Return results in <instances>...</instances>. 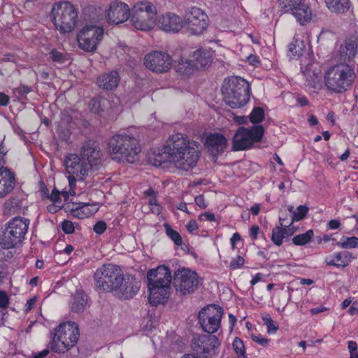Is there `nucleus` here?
I'll use <instances>...</instances> for the list:
<instances>
[{
  "label": "nucleus",
  "mask_w": 358,
  "mask_h": 358,
  "mask_svg": "<svg viewBox=\"0 0 358 358\" xmlns=\"http://www.w3.org/2000/svg\"><path fill=\"white\" fill-rule=\"evenodd\" d=\"M190 142L182 134H176L169 137L167 145L160 156L159 162H173L176 166L183 171L194 168L199 158L197 148L190 145Z\"/></svg>",
  "instance_id": "1"
},
{
  "label": "nucleus",
  "mask_w": 358,
  "mask_h": 358,
  "mask_svg": "<svg viewBox=\"0 0 358 358\" xmlns=\"http://www.w3.org/2000/svg\"><path fill=\"white\" fill-rule=\"evenodd\" d=\"M171 280V272L166 266H159L148 272V300L152 306L166 303L170 295Z\"/></svg>",
  "instance_id": "2"
},
{
  "label": "nucleus",
  "mask_w": 358,
  "mask_h": 358,
  "mask_svg": "<svg viewBox=\"0 0 358 358\" xmlns=\"http://www.w3.org/2000/svg\"><path fill=\"white\" fill-rule=\"evenodd\" d=\"M356 77L353 65L338 63L331 66L326 71L324 83L330 91L342 94L352 87Z\"/></svg>",
  "instance_id": "3"
},
{
  "label": "nucleus",
  "mask_w": 358,
  "mask_h": 358,
  "mask_svg": "<svg viewBox=\"0 0 358 358\" xmlns=\"http://www.w3.org/2000/svg\"><path fill=\"white\" fill-rule=\"evenodd\" d=\"M250 85L243 78L233 76L225 79L222 86L224 101L231 108L244 106L249 101Z\"/></svg>",
  "instance_id": "4"
},
{
  "label": "nucleus",
  "mask_w": 358,
  "mask_h": 358,
  "mask_svg": "<svg viewBox=\"0 0 358 358\" xmlns=\"http://www.w3.org/2000/svg\"><path fill=\"white\" fill-rule=\"evenodd\" d=\"M112 158L118 162L134 163L141 151L138 140L127 134H119L110 138L108 143Z\"/></svg>",
  "instance_id": "5"
},
{
  "label": "nucleus",
  "mask_w": 358,
  "mask_h": 358,
  "mask_svg": "<svg viewBox=\"0 0 358 358\" xmlns=\"http://www.w3.org/2000/svg\"><path fill=\"white\" fill-rule=\"evenodd\" d=\"M29 225V220L15 217L0 231V245L3 250L13 249L24 239Z\"/></svg>",
  "instance_id": "6"
},
{
  "label": "nucleus",
  "mask_w": 358,
  "mask_h": 358,
  "mask_svg": "<svg viewBox=\"0 0 358 358\" xmlns=\"http://www.w3.org/2000/svg\"><path fill=\"white\" fill-rule=\"evenodd\" d=\"M79 335L78 326L75 322L60 324L55 329L50 348L55 352L64 353L77 343Z\"/></svg>",
  "instance_id": "7"
},
{
  "label": "nucleus",
  "mask_w": 358,
  "mask_h": 358,
  "mask_svg": "<svg viewBox=\"0 0 358 358\" xmlns=\"http://www.w3.org/2000/svg\"><path fill=\"white\" fill-rule=\"evenodd\" d=\"M52 22L60 33H70L76 24L78 13L74 6L68 1L59 2L51 10Z\"/></svg>",
  "instance_id": "8"
},
{
  "label": "nucleus",
  "mask_w": 358,
  "mask_h": 358,
  "mask_svg": "<svg viewBox=\"0 0 358 358\" xmlns=\"http://www.w3.org/2000/svg\"><path fill=\"white\" fill-rule=\"evenodd\" d=\"M156 7L149 1H138L133 6L130 19L133 27L141 31H148L155 24Z\"/></svg>",
  "instance_id": "9"
},
{
  "label": "nucleus",
  "mask_w": 358,
  "mask_h": 358,
  "mask_svg": "<svg viewBox=\"0 0 358 358\" xmlns=\"http://www.w3.org/2000/svg\"><path fill=\"white\" fill-rule=\"evenodd\" d=\"M220 343L215 335H195L192 338L191 348L194 355H185L189 358H213Z\"/></svg>",
  "instance_id": "10"
},
{
  "label": "nucleus",
  "mask_w": 358,
  "mask_h": 358,
  "mask_svg": "<svg viewBox=\"0 0 358 358\" xmlns=\"http://www.w3.org/2000/svg\"><path fill=\"white\" fill-rule=\"evenodd\" d=\"M264 134L262 125H255L251 128L239 127L233 138V150H244L251 148L255 143L260 142Z\"/></svg>",
  "instance_id": "11"
},
{
  "label": "nucleus",
  "mask_w": 358,
  "mask_h": 358,
  "mask_svg": "<svg viewBox=\"0 0 358 358\" xmlns=\"http://www.w3.org/2000/svg\"><path fill=\"white\" fill-rule=\"evenodd\" d=\"M123 273L120 268L113 264H104L94 273L96 286L102 292H113L118 285Z\"/></svg>",
  "instance_id": "12"
},
{
  "label": "nucleus",
  "mask_w": 358,
  "mask_h": 358,
  "mask_svg": "<svg viewBox=\"0 0 358 358\" xmlns=\"http://www.w3.org/2000/svg\"><path fill=\"white\" fill-rule=\"evenodd\" d=\"M201 281L197 273L188 268H178L173 274V286L183 295L194 292Z\"/></svg>",
  "instance_id": "13"
},
{
  "label": "nucleus",
  "mask_w": 358,
  "mask_h": 358,
  "mask_svg": "<svg viewBox=\"0 0 358 358\" xmlns=\"http://www.w3.org/2000/svg\"><path fill=\"white\" fill-rule=\"evenodd\" d=\"M223 314V308L216 304H210L203 308L198 315L199 322L202 329L209 335L217 331L221 326Z\"/></svg>",
  "instance_id": "14"
},
{
  "label": "nucleus",
  "mask_w": 358,
  "mask_h": 358,
  "mask_svg": "<svg viewBox=\"0 0 358 358\" xmlns=\"http://www.w3.org/2000/svg\"><path fill=\"white\" fill-rule=\"evenodd\" d=\"M103 29L94 25H85L78 33L79 47L85 52H94L102 41Z\"/></svg>",
  "instance_id": "15"
},
{
  "label": "nucleus",
  "mask_w": 358,
  "mask_h": 358,
  "mask_svg": "<svg viewBox=\"0 0 358 358\" xmlns=\"http://www.w3.org/2000/svg\"><path fill=\"white\" fill-rule=\"evenodd\" d=\"M279 7L285 13H291L301 25H305L312 19L311 8L301 0H278Z\"/></svg>",
  "instance_id": "16"
},
{
  "label": "nucleus",
  "mask_w": 358,
  "mask_h": 358,
  "mask_svg": "<svg viewBox=\"0 0 358 358\" xmlns=\"http://www.w3.org/2000/svg\"><path fill=\"white\" fill-rule=\"evenodd\" d=\"M173 64L171 57L165 52L152 51L145 56L144 64L150 71L162 73L171 69Z\"/></svg>",
  "instance_id": "17"
},
{
  "label": "nucleus",
  "mask_w": 358,
  "mask_h": 358,
  "mask_svg": "<svg viewBox=\"0 0 358 358\" xmlns=\"http://www.w3.org/2000/svg\"><path fill=\"white\" fill-rule=\"evenodd\" d=\"M192 34H200L208 26V16L199 8L192 7L184 16V20Z\"/></svg>",
  "instance_id": "18"
},
{
  "label": "nucleus",
  "mask_w": 358,
  "mask_h": 358,
  "mask_svg": "<svg viewBox=\"0 0 358 358\" xmlns=\"http://www.w3.org/2000/svg\"><path fill=\"white\" fill-rule=\"evenodd\" d=\"M64 165L69 175L77 177L78 180H83L92 171V165H89L76 154H70L66 157Z\"/></svg>",
  "instance_id": "19"
},
{
  "label": "nucleus",
  "mask_w": 358,
  "mask_h": 358,
  "mask_svg": "<svg viewBox=\"0 0 358 358\" xmlns=\"http://www.w3.org/2000/svg\"><path fill=\"white\" fill-rule=\"evenodd\" d=\"M140 282L132 275H122L113 292L119 298L127 300L132 299L138 292Z\"/></svg>",
  "instance_id": "20"
},
{
  "label": "nucleus",
  "mask_w": 358,
  "mask_h": 358,
  "mask_svg": "<svg viewBox=\"0 0 358 358\" xmlns=\"http://www.w3.org/2000/svg\"><path fill=\"white\" fill-rule=\"evenodd\" d=\"M358 54V36L352 34L347 36L338 50V58L339 63L350 64L353 62Z\"/></svg>",
  "instance_id": "21"
},
{
  "label": "nucleus",
  "mask_w": 358,
  "mask_h": 358,
  "mask_svg": "<svg viewBox=\"0 0 358 358\" xmlns=\"http://www.w3.org/2000/svg\"><path fill=\"white\" fill-rule=\"evenodd\" d=\"M106 13L107 22L114 24L124 22L129 19L131 13L127 4L117 1L111 2Z\"/></svg>",
  "instance_id": "22"
},
{
  "label": "nucleus",
  "mask_w": 358,
  "mask_h": 358,
  "mask_svg": "<svg viewBox=\"0 0 358 358\" xmlns=\"http://www.w3.org/2000/svg\"><path fill=\"white\" fill-rule=\"evenodd\" d=\"M80 157L89 165H92V171L99 169L101 164V151L94 141L89 140L84 143L80 150Z\"/></svg>",
  "instance_id": "23"
},
{
  "label": "nucleus",
  "mask_w": 358,
  "mask_h": 358,
  "mask_svg": "<svg viewBox=\"0 0 358 358\" xmlns=\"http://www.w3.org/2000/svg\"><path fill=\"white\" fill-rule=\"evenodd\" d=\"M184 21L174 13L168 12L160 16L157 25L160 29L171 33H178L183 27Z\"/></svg>",
  "instance_id": "24"
},
{
  "label": "nucleus",
  "mask_w": 358,
  "mask_h": 358,
  "mask_svg": "<svg viewBox=\"0 0 358 358\" xmlns=\"http://www.w3.org/2000/svg\"><path fill=\"white\" fill-rule=\"evenodd\" d=\"M205 145L210 155L217 158L226 149L227 140L222 134H210L206 138Z\"/></svg>",
  "instance_id": "25"
},
{
  "label": "nucleus",
  "mask_w": 358,
  "mask_h": 358,
  "mask_svg": "<svg viewBox=\"0 0 358 358\" xmlns=\"http://www.w3.org/2000/svg\"><path fill=\"white\" fill-rule=\"evenodd\" d=\"M15 178L14 173L7 168H0V198H3L14 189Z\"/></svg>",
  "instance_id": "26"
},
{
  "label": "nucleus",
  "mask_w": 358,
  "mask_h": 358,
  "mask_svg": "<svg viewBox=\"0 0 358 358\" xmlns=\"http://www.w3.org/2000/svg\"><path fill=\"white\" fill-rule=\"evenodd\" d=\"M120 77L117 71H111L100 75L97 78L96 83L99 87L105 90H113L120 83Z\"/></svg>",
  "instance_id": "27"
},
{
  "label": "nucleus",
  "mask_w": 358,
  "mask_h": 358,
  "mask_svg": "<svg viewBox=\"0 0 358 358\" xmlns=\"http://www.w3.org/2000/svg\"><path fill=\"white\" fill-rule=\"evenodd\" d=\"M192 62H194L196 70H202L209 66L212 62L210 52L205 49H199L193 52L191 55Z\"/></svg>",
  "instance_id": "28"
},
{
  "label": "nucleus",
  "mask_w": 358,
  "mask_h": 358,
  "mask_svg": "<svg viewBox=\"0 0 358 358\" xmlns=\"http://www.w3.org/2000/svg\"><path fill=\"white\" fill-rule=\"evenodd\" d=\"M108 100L101 96H95L92 99L89 103L90 110L100 116L104 113V111L108 108Z\"/></svg>",
  "instance_id": "29"
},
{
  "label": "nucleus",
  "mask_w": 358,
  "mask_h": 358,
  "mask_svg": "<svg viewBox=\"0 0 358 358\" xmlns=\"http://www.w3.org/2000/svg\"><path fill=\"white\" fill-rule=\"evenodd\" d=\"M327 8L332 12L344 13L350 8V0H325Z\"/></svg>",
  "instance_id": "30"
},
{
  "label": "nucleus",
  "mask_w": 358,
  "mask_h": 358,
  "mask_svg": "<svg viewBox=\"0 0 358 358\" xmlns=\"http://www.w3.org/2000/svg\"><path fill=\"white\" fill-rule=\"evenodd\" d=\"M87 303V296L83 291L77 290L73 296L71 310L75 313L83 312Z\"/></svg>",
  "instance_id": "31"
},
{
  "label": "nucleus",
  "mask_w": 358,
  "mask_h": 358,
  "mask_svg": "<svg viewBox=\"0 0 358 358\" xmlns=\"http://www.w3.org/2000/svg\"><path fill=\"white\" fill-rule=\"evenodd\" d=\"M196 70L194 62L190 59L182 60L179 62L176 66V71L181 76H189L192 74Z\"/></svg>",
  "instance_id": "32"
},
{
  "label": "nucleus",
  "mask_w": 358,
  "mask_h": 358,
  "mask_svg": "<svg viewBox=\"0 0 358 358\" xmlns=\"http://www.w3.org/2000/svg\"><path fill=\"white\" fill-rule=\"evenodd\" d=\"M313 236V231L312 229H309L304 234L295 236L292 238V243L295 245H304L310 241Z\"/></svg>",
  "instance_id": "33"
},
{
  "label": "nucleus",
  "mask_w": 358,
  "mask_h": 358,
  "mask_svg": "<svg viewBox=\"0 0 358 358\" xmlns=\"http://www.w3.org/2000/svg\"><path fill=\"white\" fill-rule=\"evenodd\" d=\"M264 117V110L261 107H255L248 116L250 122L254 124L262 122Z\"/></svg>",
  "instance_id": "34"
},
{
  "label": "nucleus",
  "mask_w": 358,
  "mask_h": 358,
  "mask_svg": "<svg viewBox=\"0 0 358 358\" xmlns=\"http://www.w3.org/2000/svg\"><path fill=\"white\" fill-rule=\"evenodd\" d=\"M284 238H286V236L282 227H275L273 229L271 241L275 245H281Z\"/></svg>",
  "instance_id": "35"
},
{
  "label": "nucleus",
  "mask_w": 358,
  "mask_h": 358,
  "mask_svg": "<svg viewBox=\"0 0 358 358\" xmlns=\"http://www.w3.org/2000/svg\"><path fill=\"white\" fill-rule=\"evenodd\" d=\"M336 245L343 249L355 248L358 247V238L356 236L343 237Z\"/></svg>",
  "instance_id": "36"
},
{
  "label": "nucleus",
  "mask_w": 358,
  "mask_h": 358,
  "mask_svg": "<svg viewBox=\"0 0 358 358\" xmlns=\"http://www.w3.org/2000/svg\"><path fill=\"white\" fill-rule=\"evenodd\" d=\"M351 254L348 251L337 252L334 255L338 266L345 267L348 265L351 260Z\"/></svg>",
  "instance_id": "37"
},
{
  "label": "nucleus",
  "mask_w": 358,
  "mask_h": 358,
  "mask_svg": "<svg viewBox=\"0 0 358 358\" xmlns=\"http://www.w3.org/2000/svg\"><path fill=\"white\" fill-rule=\"evenodd\" d=\"M308 211V208L306 206L301 205L297 207L296 211L293 212L290 215L291 224H293L295 221H299L305 217Z\"/></svg>",
  "instance_id": "38"
},
{
  "label": "nucleus",
  "mask_w": 358,
  "mask_h": 358,
  "mask_svg": "<svg viewBox=\"0 0 358 358\" xmlns=\"http://www.w3.org/2000/svg\"><path fill=\"white\" fill-rule=\"evenodd\" d=\"M164 227L166 229V235L174 242V243L178 246L181 245L182 243V239L180 234L177 231L173 230L167 224L164 225Z\"/></svg>",
  "instance_id": "39"
},
{
  "label": "nucleus",
  "mask_w": 358,
  "mask_h": 358,
  "mask_svg": "<svg viewBox=\"0 0 358 358\" xmlns=\"http://www.w3.org/2000/svg\"><path fill=\"white\" fill-rule=\"evenodd\" d=\"M88 210H89L84 212V213L83 212L79 213L78 210L76 211L75 212L76 217H77L78 219H84L85 217H88L90 215L96 213L99 210V208L97 207L96 204L93 203V204H90V206L88 207Z\"/></svg>",
  "instance_id": "40"
},
{
  "label": "nucleus",
  "mask_w": 358,
  "mask_h": 358,
  "mask_svg": "<svg viewBox=\"0 0 358 358\" xmlns=\"http://www.w3.org/2000/svg\"><path fill=\"white\" fill-rule=\"evenodd\" d=\"M17 200L11 199L7 201L4 204L3 212L5 214H12L16 213L17 208Z\"/></svg>",
  "instance_id": "41"
},
{
  "label": "nucleus",
  "mask_w": 358,
  "mask_h": 358,
  "mask_svg": "<svg viewBox=\"0 0 358 358\" xmlns=\"http://www.w3.org/2000/svg\"><path fill=\"white\" fill-rule=\"evenodd\" d=\"M262 320L264 321V324L267 327L268 333L271 331L275 332L278 329V327L274 324V322L269 314L266 313L263 315Z\"/></svg>",
  "instance_id": "42"
},
{
  "label": "nucleus",
  "mask_w": 358,
  "mask_h": 358,
  "mask_svg": "<svg viewBox=\"0 0 358 358\" xmlns=\"http://www.w3.org/2000/svg\"><path fill=\"white\" fill-rule=\"evenodd\" d=\"M233 348L238 355L245 354V347L242 340L236 337L233 342Z\"/></svg>",
  "instance_id": "43"
},
{
  "label": "nucleus",
  "mask_w": 358,
  "mask_h": 358,
  "mask_svg": "<svg viewBox=\"0 0 358 358\" xmlns=\"http://www.w3.org/2000/svg\"><path fill=\"white\" fill-rule=\"evenodd\" d=\"M62 231L66 234H73L75 231L73 223L71 221L64 220L61 224Z\"/></svg>",
  "instance_id": "44"
},
{
  "label": "nucleus",
  "mask_w": 358,
  "mask_h": 358,
  "mask_svg": "<svg viewBox=\"0 0 358 358\" xmlns=\"http://www.w3.org/2000/svg\"><path fill=\"white\" fill-rule=\"evenodd\" d=\"M50 55L52 60L55 62L62 64L65 62V57L64 55L55 49H53L50 51Z\"/></svg>",
  "instance_id": "45"
},
{
  "label": "nucleus",
  "mask_w": 358,
  "mask_h": 358,
  "mask_svg": "<svg viewBox=\"0 0 358 358\" xmlns=\"http://www.w3.org/2000/svg\"><path fill=\"white\" fill-rule=\"evenodd\" d=\"M245 260L243 257L238 256L236 258L231 260L229 264V268L231 270H235L243 266Z\"/></svg>",
  "instance_id": "46"
},
{
  "label": "nucleus",
  "mask_w": 358,
  "mask_h": 358,
  "mask_svg": "<svg viewBox=\"0 0 358 358\" xmlns=\"http://www.w3.org/2000/svg\"><path fill=\"white\" fill-rule=\"evenodd\" d=\"M107 228L106 223L104 221H98L93 227V230L97 234H103Z\"/></svg>",
  "instance_id": "47"
},
{
  "label": "nucleus",
  "mask_w": 358,
  "mask_h": 358,
  "mask_svg": "<svg viewBox=\"0 0 358 358\" xmlns=\"http://www.w3.org/2000/svg\"><path fill=\"white\" fill-rule=\"evenodd\" d=\"M48 198L50 199V200L52 201L53 203H62V199L60 198V192L56 188H54L52 189L51 194L48 195Z\"/></svg>",
  "instance_id": "48"
},
{
  "label": "nucleus",
  "mask_w": 358,
  "mask_h": 358,
  "mask_svg": "<svg viewBox=\"0 0 358 358\" xmlns=\"http://www.w3.org/2000/svg\"><path fill=\"white\" fill-rule=\"evenodd\" d=\"M14 92L15 93H17L18 96H24L31 92V87L27 85H21L18 87L15 88Z\"/></svg>",
  "instance_id": "49"
},
{
  "label": "nucleus",
  "mask_w": 358,
  "mask_h": 358,
  "mask_svg": "<svg viewBox=\"0 0 358 358\" xmlns=\"http://www.w3.org/2000/svg\"><path fill=\"white\" fill-rule=\"evenodd\" d=\"M9 303V297L7 293L0 290V308H5Z\"/></svg>",
  "instance_id": "50"
},
{
  "label": "nucleus",
  "mask_w": 358,
  "mask_h": 358,
  "mask_svg": "<svg viewBox=\"0 0 358 358\" xmlns=\"http://www.w3.org/2000/svg\"><path fill=\"white\" fill-rule=\"evenodd\" d=\"M90 206V203H78V206L75 208V209H73L72 210V215L73 216L76 217V213L75 212L78 210L79 213H82V212H86L88 210V207Z\"/></svg>",
  "instance_id": "51"
},
{
  "label": "nucleus",
  "mask_w": 358,
  "mask_h": 358,
  "mask_svg": "<svg viewBox=\"0 0 358 358\" xmlns=\"http://www.w3.org/2000/svg\"><path fill=\"white\" fill-rule=\"evenodd\" d=\"M195 203L201 209L207 208V204L205 202V199L203 194L198 195L194 199Z\"/></svg>",
  "instance_id": "52"
},
{
  "label": "nucleus",
  "mask_w": 358,
  "mask_h": 358,
  "mask_svg": "<svg viewBox=\"0 0 358 358\" xmlns=\"http://www.w3.org/2000/svg\"><path fill=\"white\" fill-rule=\"evenodd\" d=\"M252 339L254 342L260 344L262 346H266L269 342V340L265 338H262L260 335L252 336Z\"/></svg>",
  "instance_id": "53"
},
{
  "label": "nucleus",
  "mask_w": 358,
  "mask_h": 358,
  "mask_svg": "<svg viewBox=\"0 0 358 358\" xmlns=\"http://www.w3.org/2000/svg\"><path fill=\"white\" fill-rule=\"evenodd\" d=\"M247 61L251 64L255 66H257L260 64V60L258 56L256 55H250L248 57H247Z\"/></svg>",
  "instance_id": "54"
},
{
  "label": "nucleus",
  "mask_w": 358,
  "mask_h": 358,
  "mask_svg": "<svg viewBox=\"0 0 358 358\" xmlns=\"http://www.w3.org/2000/svg\"><path fill=\"white\" fill-rule=\"evenodd\" d=\"M292 224H291V222L289 224L285 225L283 227L284 230L285 231V236L286 238H288L294 234V233L296 231L295 227L292 226Z\"/></svg>",
  "instance_id": "55"
},
{
  "label": "nucleus",
  "mask_w": 358,
  "mask_h": 358,
  "mask_svg": "<svg viewBox=\"0 0 358 358\" xmlns=\"http://www.w3.org/2000/svg\"><path fill=\"white\" fill-rule=\"evenodd\" d=\"M7 150L4 147L3 142L0 143V166H3L5 164L4 156L7 153Z\"/></svg>",
  "instance_id": "56"
},
{
  "label": "nucleus",
  "mask_w": 358,
  "mask_h": 358,
  "mask_svg": "<svg viewBox=\"0 0 358 358\" xmlns=\"http://www.w3.org/2000/svg\"><path fill=\"white\" fill-rule=\"evenodd\" d=\"M198 224L195 220H191L186 225V228L189 232H192L198 229Z\"/></svg>",
  "instance_id": "57"
},
{
  "label": "nucleus",
  "mask_w": 358,
  "mask_h": 358,
  "mask_svg": "<svg viewBox=\"0 0 358 358\" xmlns=\"http://www.w3.org/2000/svg\"><path fill=\"white\" fill-rule=\"evenodd\" d=\"M10 97L3 92H0V106H6L8 104Z\"/></svg>",
  "instance_id": "58"
},
{
  "label": "nucleus",
  "mask_w": 358,
  "mask_h": 358,
  "mask_svg": "<svg viewBox=\"0 0 358 358\" xmlns=\"http://www.w3.org/2000/svg\"><path fill=\"white\" fill-rule=\"evenodd\" d=\"M289 50L293 53L294 55H301L302 52V49L300 48L299 49L296 48V45L294 43H291L289 45Z\"/></svg>",
  "instance_id": "59"
},
{
  "label": "nucleus",
  "mask_w": 358,
  "mask_h": 358,
  "mask_svg": "<svg viewBox=\"0 0 358 358\" xmlns=\"http://www.w3.org/2000/svg\"><path fill=\"white\" fill-rule=\"evenodd\" d=\"M259 232V227L257 225H253L251 227L250 229V236L253 238V239H256L257 238V235Z\"/></svg>",
  "instance_id": "60"
},
{
  "label": "nucleus",
  "mask_w": 358,
  "mask_h": 358,
  "mask_svg": "<svg viewBox=\"0 0 358 358\" xmlns=\"http://www.w3.org/2000/svg\"><path fill=\"white\" fill-rule=\"evenodd\" d=\"M203 217H205L207 220L210 221V222L215 220V215L211 213L206 212V213L201 214L199 216V219L202 220Z\"/></svg>",
  "instance_id": "61"
},
{
  "label": "nucleus",
  "mask_w": 358,
  "mask_h": 358,
  "mask_svg": "<svg viewBox=\"0 0 358 358\" xmlns=\"http://www.w3.org/2000/svg\"><path fill=\"white\" fill-rule=\"evenodd\" d=\"M328 226L331 229H336L341 226V222L338 220H331L328 222Z\"/></svg>",
  "instance_id": "62"
},
{
  "label": "nucleus",
  "mask_w": 358,
  "mask_h": 358,
  "mask_svg": "<svg viewBox=\"0 0 358 358\" xmlns=\"http://www.w3.org/2000/svg\"><path fill=\"white\" fill-rule=\"evenodd\" d=\"M236 122L238 124H245L248 123V116L246 117V116H236L234 117Z\"/></svg>",
  "instance_id": "63"
},
{
  "label": "nucleus",
  "mask_w": 358,
  "mask_h": 358,
  "mask_svg": "<svg viewBox=\"0 0 358 358\" xmlns=\"http://www.w3.org/2000/svg\"><path fill=\"white\" fill-rule=\"evenodd\" d=\"M50 351L48 349H45L34 355V358H43L49 354Z\"/></svg>",
  "instance_id": "64"
}]
</instances>
